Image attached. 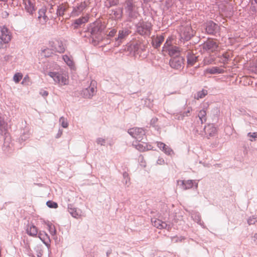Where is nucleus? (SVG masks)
Here are the masks:
<instances>
[{
  "mask_svg": "<svg viewBox=\"0 0 257 257\" xmlns=\"http://www.w3.org/2000/svg\"><path fill=\"white\" fill-rule=\"evenodd\" d=\"M12 38V33L6 26H0V49H3L10 43Z\"/></svg>",
  "mask_w": 257,
  "mask_h": 257,
  "instance_id": "nucleus-1",
  "label": "nucleus"
},
{
  "mask_svg": "<svg viewBox=\"0 0 257 257\" xmlns=\"http://www.w3.org/2000/svg\"><path fill=\"white\" fill-rule=\"evenodd\" d=\"M0 135L3 136L5 139V142L3 149L6 153H11L8 148H11L10 144H8L7 142L6 141L8 137V124L4 120H2L0 117Z\"/></svg>",
  "mask_w": 257,
  "mask_h": 257,
  "instance_id": "nucleus-2",
  "label": "nucleus"
},
{
  "mask_svg": "<svg viewBox=\"0 0 257 257\" xmlns=\"http://www.w3.org/2000/svg\"><path fill=\"white\" fill-rule=\"evenodd\" d=\"M163 52H168L169 55L173 58L180 55V49L176 46H171L170 39H167L163 48Z\"/></svg>",
  "mask_w": 257,
  "mask_h": 257,
  "instance_id": "nucleus-3",
  "label": "nucleus"
},
{
  "mask_svg": "<svg viewBox=\"0 0 257 257\" xmlns=\"http://www.w3.org/2000/svg\"><path fill=\"white\" fill-rule=\"evenodd\" d=\"M179 31L181 39L186 41L190 40L194 35L193 31L189 24L181 26Z\"/></svg>",
  "mask_w": 257,
  "mask_h": 257,
  "instance_id": "nucleus-4",
  "label": "nucleus"
},
{
  "mask_svg": "<svg viewBox=\"0 0 257 257\" xmlns=\"http://www.w3.org/2000/svg\"><path fill=\"white\" fill-rule=\"evenodd\" d=\"M203 49L208 53L214 52L217 51L218 48V43L216 40L208 39L202 45Z\"/></svg>",
  "mask_w": 257,
  "mask_h": 257,
  "instance_id": "nucleus-5",
  "label": "nucleus"
},
{
  "mask_svg": "<svg viewBox=\"0 0 257 257\" xmlns=\"http://www.w3.org/2000/svg\"><path fill=\"white\" fill-rule=\"evenodd\" d=\"M152 25L151 23L148 22H143L139 23L137 31L138 32L142 35H149L151 33Z\"/></svg>",
  "mask_w": 257,
  "mask_h": 257,
  "instance_id": "nucleus-6",
  "label": "nucleus"
},
{
  "mask_svg": "<svg viewBox=\"0 0 257 257\" xmlns=\"http://www.w3.org/2000/svg\"><path fill=\"white\" fill-rule=\"evenodd\" d=\"M55 4L57 6L56 15L58 18V20L62 23L64 15V0H55Z\"/></svg>",
  "mask_w": 257,
  "mask_h": 257,
  "instance_id": "nucleus-7",
  "label": "nucleus"
},
{
  "mask_svg": "<svg viewBox=\"0 0 257 257\" xmlns=\"http://www.w3.org/2000/svg\"><path fill=\"white\" fill-rule=\"evenodd\" d=\"M128 133L133 138L136 139L139 142L142 141L143 137L145 136L144 131L142 128H132L128 130Z\"/></svg>",
  "mask_w": 257,
  "mask_h": 257,
  "instance_id": "nucleus-8",
  "label": "nucleus"
},
{
  "mask_svg": "<svg viewBox=\"0 0 257 257\" xmlns=\"http://www.w3.org/2000/svg\"><path fill=\"white\" fill-rule=\"evenodd\" d=\"M183 59L180 55L173 57L170 61V65L171 67L179 69L181 68L183 64Z\"/></svg>",
  "mask_w": 257,
  "mask_h": 257,
  "instance_id": "nucleus-9",
  "label": "nucleus"
},
{
  "mask_svg": "<svg viewBox=\"0 0 257 257\" xmlns=\"http://www.w3.org/2000/svg\"><path fill=\"white\" fill-rule=\"evenodd\" d=\"M48 74L55 82L61 85H64V77L62 74L55 72H50Z\"/></svg>",
  "mask_w": 257,
  "mask_h": 257,
  "instance_id": "nucleus-10",
  "label": "nucleus"
},
{
  "mask_svg": "<svg viewBox=\"0 0 257 257\" xmlns=\"http://www.w3.org/2000/svg\"><path fill=\"white\" fill-rule=\"evenodd\" d=\"M25 5V10L30 15H33L36 11L35 0H23Z\"/></svg>",
  "mask_w": 257,
  "mask_h": 257,
  "instance_id": "nucleus-11",
  "label": "nucleus"
},
{
  "mask_svg": "<svg viewBox=\"0 0 257 257\" xmlns=\"http://www.w3.org/2000/svg\"><path fill=\"white\" fill-rule=\"evenodd\" d=\"M152 222L153 225L156 227V228L159 229H162L164 228H166L168 230H169L170 227L169 225H168L167 223L165 222H163L161 220H160L157 218H153L152 219Z\"/></svg>",
  "mask_w": 257,
  "mask_h": 257,
  "instance_id": "nucleus-12",
  "label": "nucleus"
},
{
  "mask_svg": "<svg viewBox=\"0 0 257 257\" xmlns=\"http://www.w3.org/2000/svg\"><path fill=\"white\" fill-rule=\"evenodd\" d=\"M130 31L126 29L119 30L118 31V37L116 38L117 45L119 46L122 43V41L130 34Z\"/></svg>",
  "mask_w": 257,
  "mask_h": 257,
  "instance_id": "nucleus-13",
  "label": "nucleus"
},
{
  "mask_svg": "<svg viewBox=\"0 0 257 257\" xmlns=\"http://www.w3.org/2000/svg\"><path fill=\"white\" fill-rule=\"evenodd\" d=\"M205 135L208 138L214 136L217 133L216 128L212 124H209L204 127Z\"/></svg>",
  "mask_w": 257,
  "mask_h": 257,
  "instance_id": "nucleus-14",
  "label": "nucleus"
},
{
  "mask_svg": "<svg viewBox=\"0 0 257 257\" xmlns=\"http://www.w3.org/2000/svg\"><path fill=\"white\" fill-rule=\"evenodd\" d=\"M53 50L58 53H63L64 52L63 43L59 40H56L53 42Z\"/></svg>",
  "mask_w": 257,
  "mask_h": 257,
  "instance_id": "nucleus-15",
  "label": "nucleus"
},
{
  "mask_svg": "<svg viewBox=\"0 0 257 257\" xmlns=\"http://www.w3.org/2000/svg\"><path fill=\"white\" fill-rule=\"evenodd\" d=\"M218 28V26L212 21L206 23V31L208 34H213L215 33Z\"/></svg>",
  "mask_w": 257,
  "mask_h": 257,
  "instance_id": "nucleus-16",
  "label": "nucleus"
},
{
  "mask_svg": "<svg viewBox=\"0 0 257 257\" xmlns=\"http://www.w3.org/2000/svg\"><path fill=\"white\" fill-rule=\"evenodd\" d=\"M39 238L49 248L50 246V239L48 235L44 231H40L38 234Z\"/></svg>",
  "mask_w": 257,
  "mask_h": 257,
  "instance_id": "nucleus-17",
  "label": "nucleus"
},
{
  "mask_svg": "<svg viewBox=\"0 0 257 257\" xmlns=\"http://www.w3.org/2000/svg\"><path fill=\"white\" fill-rule=\"evenodd\" d=\"M157 144L158 147L162 151H163L166 154L171 155L173 154V150L164 143L161 142H157Z\"/></svg>",
  "mask_w": 257,
  "mask_h": 257,
  "instance_id": "nucleus-18",
  "label": "nucleus"
},
{
  "mask_svg": "<svg viewBox=\"0 0 257 257\" xmlns=\"http://www.w3.org/2000/svg\"><path fill=\"white\" fill-rule=\"evenodd\" d=\"M26 232L30 236H36L38 234V229L33 224L29 223L27 225Z\"/></svg>",
  "mask_w": 257,
  "mask_h": 257,
  "instance_id": "nucleus-19",
  "label": "nucleus"
},
{
  "mask_svg": "<svg viewBox=\"0 0 257 257\" xmlns=\"http://www.w3.org/2000/svg\"><path fill=\"white\" fill-rule=\"evenodd\" d=\"M224 72V70L222 68L217 67H213L211 68H207L204 70V74L205 75L207 74H220Z\"/></svg>",
  "mask_w": 257,
  "mask_h": 257,
  "instance_id": "nucleus-20",
  "label": "nucleus"
},
{
  "mask_svg": "<svg viewBox=\"0 0 257 257\" xmlns=\"http://www.w3.org/2000/svg\"><path fill=\"white\" fill-rule=\"evenodd\" d=\"M68 211L74 218H78L82 215V211L80 209L72 207H68Z\"/></svg>",
  "mask_w": 257,
  "mask_h": 257,
  "instance_id": "nucleus-21",
  "label": "nucleus"
},
{
  "mask_svg": "<svg viewBox=\"0 0 257 257\" xmlns=\"http://www.w3.org/2000/svg\"><path fill=\"white\" fill-rule=\"evenodd\" d=\"M96 91V88L89 87L83 91V94L85 97L90 98L95 94Z\"/></svg>",
  "mask_w": 257,
  "mask_h": 257,
  "instance_id": "nucleus-22",
  "label": "nucleus"
},
{
  "mask_svg": "<svg viewBox=\"0 0 257 257\" xmlns=\"http://www.w3.org/2000/svg\"><path fill=\"white\" fill-rule=\"evenodd\" d=\"M164 40V37L163 36H157L153 40V45L155 48H158L160 46Z\"/></svg>",
  "mask_w": 257,
  "mask_h": 257,
  "instance_id": "nucleus-23",
  "label": "nucleus"
},
{
  "mask_svg": "<svg viewBox=\"0 0 257 257\" xmlns=\"http://www.w3.org/2000/svg\"><path fill=\"white\" fill-rule=\"evenodd\" d=\"M197 61V57L194 54H190L187 56V63L190 66H193Z\"/></svg>",
  "mask_w": 257,
  "mask_h": 257,
  "instance_id": "nucleus-24",
  "label": "nucleus"
},
{
  "mask_svg": "<svg viewBox=\"0 0 257 257\" xmlns=\"http://www.w3.org/2000/svg\"><path fill=\"white\" fill-rule=\"evenodd\" d=\"M181 182V185H182L183 188L184 189H189L191 188L193 186V182L192 180H187V181H178V183L179 184Z\"/></svg>",
  "mask_w": 257,
  "mask_h": 257,
  "instance_id": "nucleus-25",
  "label": "nucleus"
},
{
  "mask_svg": "<svg viewBox=\"0 0 257 257\" xmlns=\"http://www.w3.org/2000/svg\"><path fill=\"white\" fill-rule=\"evenodd\" d=\"M232 57V52L230 51L226 52L223 54L221 57L222 62L224 64L227 63L229 59Z\"/></svg>",
  "mask_w": 257,
  "mask_h": 257,
  "instance_id": "nucleus-26",
  "label": "nucleus"
},
{
  "mask_svg": "<svg viewBox=\"0 0 257 257\" xmlns=\"http://www.w3.org/2000/svg\"><path fill=\"white\" fill-rule=\"evenodd\" d=\"M88 16H86L85 17H83L79 19H78L75 20L74 24L78 26H80L82 24L86 23L88 20Z\"/></svg>",
  "mask_w": 257,
  "mask_h": 257,
  "instance_id": "nucleus-27",
  "label": "nucleus"
},
{
  "mask_svg": "<svg viewBox=\"0 0 257 257\" xmlns=\"http://www.w3.org/2000/svg\"><path fill=\"white\" fill-rule=\"evenodd\" d=\"M135 145L136 146V149L141 152H144L149 149L147 145V144L145 143H143V144L140 143L138 144V145Z\"/></svg>",
  "mask_w": 257,
  "mask_h": 257,
  "instance_id": "nucleus-28",
  "label": "nucleus"
},
{
  "mask_svg": "<svg viewBox=\"0 0 257 257\" xmlns=\"http://www.w3.org/2000/svg\"><path fill=\"white\" fill-rule=\"evenodd\" d=\"M65 62L71 69L74 70L75 69V64L73 60L66 56H65Z\"/></svg>",
  "mask_w": 257,
  "mask_h": 257,
  "instance_id": "nucleus-29",
  "label": "nucleus"
},
{
  "mask_svg": "<svg viewBox=\"0 0 257 257\" xmlns=\"http://www.w3.org/2000/svg\"><path fill=\"white\" fill-rule=\"evenodd\" d=\"M89 5V2L88 1H85L83 2H81L78 6L77 9L79 12L82 11Z\"/></svg>",
  "mask_w": 257,
  "mask_h": 257,
  "instance_id": "nucleus-30",
  "label": "nucleus"
},
{
  "mask_svg": "<svg viewBox=\"0 0 257 257\" xmlns=\"http://www.w3.org/2000/svg\"><path fill=\"white\" fill-rule=\"evenodd\" d=\"M206 111L204 109L201 110L199 111L198 116L199 117L200 120H201V123H203L204 121H206Z\"/></svg>",
  "mask_w": 257,
  "mask_h": 257,
  "instance_id": "nucleus-31",
  "label": "nucleus"
},
{
  "mask_svg": "<svg viewBox=\"0 0 257 257\" xmlns=\"http://www.w3.org/2000/svg\"><path fill=\"white\" fill-rule=\"evenodd\" d=\"M30 137V133L29 131L24 132L21 136L20 140L22 141H25Z\"/></svg>",
  "mask_w": 257,
  "mask_h": 257,
  "instance_id": "nucleus-32",
  "label": "nucleus"
},
{
  "mask_svg": "<svg viewBox=\"0 0 257 257\" xmlns=\"http://www.w3.org/2000/svg\"><path fill=\"white\" fill-rule=\"evenodd\" d=\"M22 77H23V75L22 73H17L14 75V76L13 77V80L16 83H17L20 82V81L22 79Z\"/></svg>",
  "mask_w": 257,
  "mask_h": 257,
  "instance_id": "nucleus-33",
  "label": "nucleus"
},
{
  "mask_svg": "<svg viewBox=\"0 0 257 257\" xmlns=\"http://www.w3.org/2000/svg\"><path fill=\"white\" fill-rule=\"evenodd\" d=\"M47 206L50 208H56L58 207V204L56 202L52 200H49L46 202Z\"/></svg>",
  "mask_w": 257,
  "mask_h": 257,
  "instance_id": "nucleus-34",
  "label": "nucleus"
},
{
  "mask_svg": "<svg viewBox=\"0 0 257 257\" xmlns=\"http://www.w3.org/2000/svg\"><path fill=\"white\" fill-rule=\"evenodd\" d=\"M207 94V91L206 90H202L200 91H199L197 93L196 98L197 99L199 98H202L204 97L205 95H206Z\"/></svg>",
  "mask_w": 257,
  "mask_h": 257,
  "instance_id": "nucleus-35",
  "label": "nucleus"
},
{
  "mask_svg": "<svg viewBox=\"0 0 257 257\" xmlns=\"http://www.w3.org/2000/svg\"><path fill=\"white\" fill-rule=\"evenodd\" d=\"M35 250L37 253V256L38 257H42L43 255L42 247L41 246L38 245L35 247Z\"/></svg>",
  "mask_w": 257,
  "mask_h": 257,
  "instance_id": "nucleus-36",
  "label": "nucleus"
},
{
  "mask_svg": "<svg viewBox=\"0 0 257 257\" xmlns=\"http://www.w3.org/2000/svg\"><path fill=\"white\" fill-rule=\"evenodd\" d=\"M47 228L49 230L50 233L52 234H55L56 232V230L55 229L54 226L51 224V223H48L47 224Z\"/></svg>",
  "mask_w": 257,
  "mask_h": 257,
  "instance_id": "nucleus-37",
  "label": "nucleus"
},
{
  "mask_svg": "<svg viewBox=\"0 0 257 257\" xmlns=\"http://www.w3.org/2000/svg\"><path fill=\"white\" fill-rule=\"evenodd\" d=\"M46 9H41L39 11V16L38 18H42L43 17H44V16H47L46 15Z\"/></svg>",
  "mask_w": 257,
  "mask_h": 257,
  "instance_id": "nucleus-38",
  "label": "nucleus"
},
{
  "mask_svg": "<svg viewBox=\"0 0 257 257\" xmlns=\"http://www.w3.org/2000/svg\"><path fill=\"white\" fill-rule=\"evenodd\" d=\"M256 218H257L255 217L254 216L250 217L247 220V222L249 224V225L254 224L255 222L257 221Z\"/></svg>",
  "mask_w": 257,
  "mask_h": 257,
  "instance_id": "nucleus-39",
  "label": "nucleus"
},
{
  "mask_svg": "<svg viewBox=\"0 0 257 257\" xmlns=\"http://www.w3.org/2000/svg\"><path fill=\"white\" fill-rule=\"evenodd\" d=\"M38 19L39 20L40 23L42 25H44L47 22L48 18L47 16H44V17H43L42 18H38Z\"/></svg>",
  "mask_w": 257,
  "mask_h": 257,
  "instance_id": "nucleus-40",
  "label": "nucleus"
},
{
  "mask_svg": "<svg viewBox=\"0 0 257 257\" xmlns=\"http://www.w3.org/2000/svg\"><path fill=\"white\" fill-rule=\"evenodd\" d=\"M254 3H252L251 9L253 11H257V0H254Z\"/></svg>",
  "mask_w": 257,
  "mask_h": 257,
  "instance_id": "nucleus-41",
  "label": "nucleus"
},
{
  "mask_svg": "<svg viewBox=\"0 0 257 257\" xmlns=\"http://www.w3.org/2000/svg\"><path fill=\"white\" fill-rule=\"evenodd\" d=\"M248 136L253 138L254 140L257 139V133H249L248 134Z\"/></svg>",
  "mask_w": 257,
  "mask_h": 257,
  "instance_id": "nucleus-42",
  "label": "nucleus"
},
{
  "mask_svg": "<svg viewBox=\"0 0 257 257\" xmlns=\"http://www.w3.org/2000/svg\"><path fill=\"white\" fill-rule=\"evenodd\" d=\"M40 94L43 97H46L48 95V92L44 90H41Z\"/></svg>",
  "mask_w": 257,
  "mask_h": 257,
  "instance_id": "nucleus-43",
  "label": "nucleus"
},
{
  "mask_svg": "<svg viewBox=\"0 0 257 257\" xmlns=\"http://www.w3.org/2000/svg\"><path fill=\"white\" fill-rule=\"evenodd\" d=\"M97 142L98 144L103 145L105 143V140L103 139L99 138L97 140Z\"/></svg>",
  "mask_w": 257,
  "mask_h": 257,
  "instance_id": "nucleus-44",
  "label": "nucleus"
},
{
  "mask_svg": "<svg viewBox=\"0 0 257 257\" xmlns=\"http://www.w3.org/2000/svg\"><path fill=\"white\" fill-rule=\"evenodd\" d=\"M12 2V4L15 6H18L21 2V0H11Z\"/></svg>",
  "mask_w": 257,
  "mask_h": 257,
  "instance_id": "nucleus-45",
  "label": "nucleus"
},
{
  "mask_svg": "<svg viewBox=\"0 0 257 257\" xmlns=\"http://www.w3.org/2000/svg\"><path fill=\"white\" fill-rule=\"evenodd\" d=\"M63 134V130H61V129H59V131H58V133L57 134L55 138H57V139H58Z\"/></svg>",
  "mask_w": 257,
  "mask_h": 257,
  "instance_id": "nucleus-46",
  "label": "nucleus"
},
{
  "mask_svg": "<svg viewBox=\"0 0 257 257\" xmlns=\"http://www.w3.org/2000/svg\"><path fill=\"white\" fill-rule=\"evenodd\" d=\"M116 32V31L115 29H113L109 32L108 35L109 36L113 37L115 35Z\"/></svg>",
  "mask_w": 257,
  "mask_h": 257,
  "instance_id": "nucleus-47",
  "label": "nucleus"
},
{
  "mask_svg": "<svg viewBox=\"0 0 257 257\" xmlns=\"http://www.w3.org/2000/svg\"><path fill=\"white\" fill-rule=\"evenodd\" d=\"M59 121L61 124L62 127L63 128H64L65 123H64V118H63V117H61Z\"/></svg>",
  "mask_w": 257,
  "mask_h": 257,
  "instance_id": "nucleus-48",
  "label": "nucleus"
},
{
  "mask_svg": "<svg viewBox=\"0 0 257 257\" xmlns=\"http://www.w3.org/2000/svg\"><path fill=\"white\" fill-rule=\"evenodd\" d=\"M25 251L26 252L31 250L30 248V245L28 244V243H26L25 244Z\"/></svg>",
  "mask_w": 257,
  "mask_h": 257,
  "instance_id": "nucleus-49",
  "label": "nucleus"
},
{
  "mask_svg": "<svg viewBox=\"0 0 257 257\" xmlns=\"http://www.w3.org/2000/svg\"><path fill=\"white\" fill-rule=\"evenodd\" d=\"M27 253L30 257H35L34 256V255L33 254V253L32 252V250L27 252Z\"/></svg>",
  "mask_w": 257,
  "mask_h": 257,
  "instance_id": "nucleus-50",
  "label": "nucleus"
},
{
  "mask_svg": "<svg viewBox=\"0 0 257 257\" xmlns=\"http://www.w3.org/2000/svg\"><path fill=\"white\" fill-rule=\"evenodd\" d=\"M9 0H0V2L3 3L4 4H7Z\"/></svg>",
  "mask_w": 257,
  "mask_h": 257,
  "instance_id": "nucleus-51",
  "label": "nucleus"
},
{
  "mask_svg": "<svg viewBox=\"0 0 257 257\" xmlns=\"http://www.w3.org/2000/svg\"><path fill=\"white\" fill-rule=\"evenodd\" d=\"M144 1L145 2H150L152 1V0H144Z\"/></svg>",
  "mask_w": 257,
  "mask_h": 257,
  "instance_id": "nucleus-52",
  "label": "nucleus"
},
{
  "mask_svg": "<svg viewBox=\"0 0 257 257\" xmlns=\"http://www.w3.org/2000/svg\"><path fill=\"white\" fill-rule=\"evenodd\" d=\"M62 59L64 60V55H62Z\"/></svg>",
  "mask_w": 257,
  "mask_h": 257,
  "instance_id": "nucleus-53",
  "label": "nucleus"
},
{
  "mask_svg": "<svg viewBox=\"0 0 257 257\" xmlns=\"http://www.w3.org/2000/svg\"><path fill=\"white\" fill-rule=\"evenodd\" d=\"M47 51V50H45L44 51V53H45Z\"/></svg>",
  "mask_w": 257,
  "mask_h": 257,
  "instance_id": "nucleus-54",
  "label": "nucleus"
}]
</instances>
